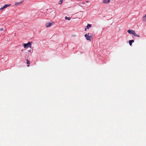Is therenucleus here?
Wrapping results in <instances>:
<instances>
[{
  "label": "nucleus",
  "mask_w": 146,
  "mask_h": 146,
  "mask_svg": "<svg viewBox=\"0 0 146 146\" xmlns=\"http://www.w3.org/2000/svg\"><path fill=\"white\" fill-rule=\"evenodd\" d=\"M134 42V40H129V43L130 45L131 46L132 44V43L133 42Z\"/></svg>",
  "instance_id": "nucleus-6"
},
{
  "label": "nucleus",
  "mask_w": 146,
  "mask_h": 146,
  "mask_svg": "<svg viewBox=\"0 0 146 146\" xmlns=\"http://www.w3.org/2000/svg\"><path fill=\"white\" fill-rule=\"evenodd\" d=\"M23 1L21 2H17L15 3V5L16 6L17 5H19L23 3Z\"/></svg>",
  "instance_id": "nucleus-9"
},
{
  "label": "nucleus",
  "mask_w": 146,
  "mask_h": 146,
  "mask_svg": "<svg viewBox=\"0 0 146 146\" xmlns=\"http://www.w3.org/2000/svg\"><path fill=\"white\" fill-rule=\"evenodd\" d=\"M3 30V28L0 29V31H2Z\"/></svg>",
  "instance_id": "nucleus-17"
},
{
  "label": "nucleus",
  "mask_w": 146,
  "mask_h": 146,
  "mask_svg": "<svg viewBox=\"0 0 146 146\" xmlns=\"http://www.w3.org/2000/svg\"><path fill=\"white\" fill-rule=\"evenodd\" d=\"M92 26V25L90 24H88L87 25V26H86V27L87 28V29H89V28L90 27H91Z\"/></svg>",
  "instance_id": "nucleus-8"
},
{
  "label": "nucleus",
  "mask_w": 146,
  "mask_h": 146,
  "mask_svg": "<svg viewBox=\"0 0 146 146\" xmlns=\"http://www.w3.org/2000/svg\"><path fill=\"white\" fill-rule=\"evenodd\" d=\"M53 23V22H50V23H48L46 24V27H50L51 25H52Z\"/></svg>",
  "instance_id": "nucleus-4"
},
{
  "label": "nucleus",
  "mask_w": 146,
  "mask_h": 146,
  "mask_svg": "<svg viewBox=\"0 0 146 146\" xmlns=\"http://www.w3.org/2000/svg\"><path fill=\"white\" fill-rule=\"evenodd\" d=\"M145 18H146V14L144 16H143V18L144 19Z\"/></svg>",
  "instance_id": "nucleus-16"
},
{
  "label": "nucleus",
  "mask_w": 146,
  "mask_h": 146,
  "mask_svg": "<svg viewBox=\"0 0 146 146\" xmlns=\"http://www.w3.org/2000/svg\"><path fill=\"white\" fill-rule=\"evenodd\" d=\"M86 3H88V1H86Z\"/></svg>",
  "instance_id": "nucleus-19"
},
{
  "label": "nucleus",
  "mask_w": 146,
  "mask_h": 146,
  "mask_svg": "<svg viewBox=\"0 0 146 146\" xmlns=\"http://www.w3.org/2000/svg\"><path fill=\"white\" fill-rule=\"evenodd\" d=\"M90 34L88 33V34H86L84 35V36L85 37L86 39L87 40H91V38L92 36L90 35Z\"/></svg>",
  "instance_id": "nucleus-1"
},
{
  "label": "nucleus",
  "mask_w": 146,
  "mask_h": 146,
  "mask_svg": "<svg viewBox=\"0 0 146 146\" xmlns=\"http://www.w3.org/2000/svg\"><path fill=\"white\" fill-rule=\"evenodd\" d=\"M127 32L130 34H131L132 35H133L134 33L135 32V31H133V30L129 29L127 31Z\"/></svg>",
  "instance_id": "nucleus-3"
},
{
  "label": "nucleus",
  "mask_w": 146,
  "mask_h": 146,
  "mask_svg": "<svg viewBox=\"0 0 146 146\" xmlns=\"http://www.w3.org/2000/svg\"><path fill=\"white\" fill-rule=\"evenodd\" d=\"M63 1V0H60V1H59V3H58L60 5V4H62V3Z\"/></svg>",
  "instance_id": "nucleus-13"
},
{
  "label": "nucleus",
  "mask_w": 146,
  "mask_h": 146,
  "mask_svg": "<svg viewBox=\"0 0 146 146\" xmlns=\"http://www.w3.org/2000/svg\"><path fill=\"white\" fill-rule=\"evenodd\" d=\"M28 51L29 52L32 53L33 52L32 50H28Z\"/></svg>",
  "instance_id": "nucleus-15"
},
{
  "label": "nucleus",
  "mask_w": 146,
  "mask_h": 146,
  "mask_svg": "<svg viewBox=\"0 0 146 146\" xmlns=\"http://www.w3.org/2000/svg\"><path fill=\"white\" fill-rule=\"evenodd\" d=\"M87 29V28H86H86H85V31H86V29Z\"/></svg>",
  "instance_id": "nucleus-18"
},
{
  "label": "nucleus",
  "mask_w": 146,
  "mask_h": 146,
  "mask_svg": "<svg viewBox=\"0 0 146 146\" xmlns=\"http://www.w3.org/2000/svg\"><path fill=\"white\" fill-rule=\"evenodd\" d=\"M32 43V42H29L27 44H23V45L24 47L25 48H26L29 46H30L29 47L31 48V44Z\"/></svg>",
  "instance_id": "nucleus-2"
},
{
  "label": "nucleus",
  "mask_w": 146,
  "mask_h": 146,
  "mask_svg": "<svg viewBox=\"0 0 146 146\" xmlns=\"http://www.w3.org/2000/svg\"><path fill=\"white\" fill-rule=\"evenodd\" d=\"M65 19H66L68 20H70L71 19L70 17H65Z\"/></svg>",
  "instance_id": "nucleus-12"
},
{
  "label": "nucleus",
  "mask_w": 146,
  "mask_h": 146,
  "mask_svg": "<svg viewBox=\"0 0 146 146\" xmlns=\"http://www.w3.org/2000/svg\"><path fill=\"white\" fill-rule=\"evenodd\" d=\"M133 35H134V36H137V37H140V36L137 35V34H136L135 33V32L134 33V34H133Z\"/></svg>",
  "instance_id": "nucleus-11"
},
{
  "label": "nucleus",
  "mask_w": 146,
  "mask_h": 146,
  "mask_svg": "<svg viewBox=\"0 0 146 146\" xmlns=\"http://www.w3.org/2000/svg\"><path fill=\"white\" fill-rule=\"evenodd\" d=\"M11 5V4H5L4 6V7L5 8L8 7L10 6Z\"/></svg>",
  "instance_id": "nucleus-7"
},
{
  "label": "nucleus",
  "mask_w": 146,
  "mask_h": 146,
  "mask_svg": "<svg viewBox=\"0 0 146 146\" xmlns=\"http://www.w3.org/2000/svg\"><path fill=\"white\" fill-rule=\"evenodd\" d=\"M27 64H28L27 66L28 67H29V64H30V61L29 60H28L27 59Z\"/></svg>",
  "instance_id": "nucleus-10"
},
{
  "label": "nucleus",
  "mask_w": 146,
  "mask_h": 146,
  "mask_svg": "<svg viewBox=\"0 0 146 146\" xmlns=\"http://www.w3.org/2000/svg\"><path fill=\"white\" fill-rule=\"evenodd\" d=\"M4 9H5V8L3 6V7H2L0 9V10H2Z\"/></svg>",
  "instance_id": "nucleus-14"
},
{
  "label": "nucleus",
  "mask_w": 146,
  "mask_h": 146,
  "mask_svg": "<svg viewBox=\"0 0 146 146\" xmlns=\"http://www.w3.org/2000/svg\"><path fill=\"white\" fill-rule=\"evenodd\" d=\"M110 0H103V3L107 4L109 3L110 2Z\"/></svg>",
  "instance_id": "nucleus-5"
}]
</instances>
